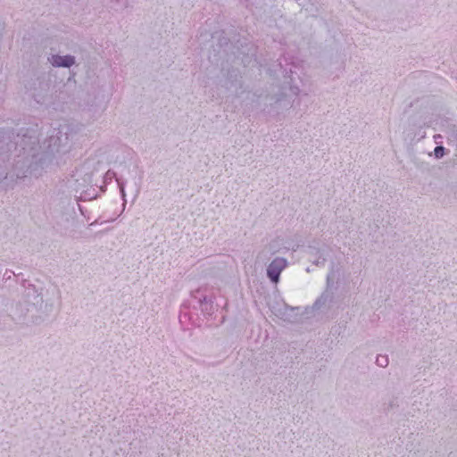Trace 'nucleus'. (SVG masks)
Listing matches in <instances>:
<instances>
[{"mask_svg":"<svg viewBox=\"0 0 457 457\" xmlns=\"http://www.w3.org/2000/svg\"><path fill=\"white\" fill-rule=\"evenodd\" d=\"M4 275H7V276H8V278H11L10 273H8V271H5V272H4Z\"/></svg>","mask_w":457,"mask_h":457,"instance_id":"dca6fc26","label":"nucleus"},{"mask_svg":"<svg viewBox=\"0 0 457 457\" xmlns=\"http://www.w3.org/2000/svg\"><path fill=\"white\" fill-rule=\"evenodd\" d=\"M4 275H7V276H8V278H11L10 273H8V271H5V272H4Z\"/></svg>","mask_w":457,"mask_h":457,"instance_id":"a211bd4d","label":"nucleus"},{"mask_svg":"<svg viewBox=\"0 0 457 457\" xmlns=\"http://www.w3.org/2000/svg\"><path fill=\"white\" fill-rule=\"evenodd\" d=\"M116 2H119V0H115Z\"/></svg>","mask_w":457,"mask_h":457,"instance_id":"412c9836","label":"nucleus"},{"mask_svg":"<svg viewBox=\"0 0 457 457\" xmlns=\"http://www.w3.org/2000/svg\"><path fill=\"white\" fill-rule=\"evenodd\" d=\"M299 5L304 7V8H308V4L310 3L311 4H313V3L312 2V0H295Z\"/></svg>","mask_w":457,"mask_h":457,"instance_id":"ddd939ff","label":"nucleus"},{"mask_svg":"<svg viewBox=\"0 0 457 457\" xmlns=\"http://www.w3.org/2000/svg\"><path fill=\"white\" fill-rule=\"evenodd\" d=\"M28 304L32 311H37L43 303V296L37 287L29 285L25 290L24 300L21 302Z\"/></svg>","mask_w":457,"mask_h":457,"instance_id":"20e7f679","label":"nucleus"},{"mask_svg":"<svg viewBox=\"0 0 457 457\" xmlns=\"http://www.w3.org/2000/svg\"><path fill=\"white\" fill-rule=\"evenodd\" d=\"M434 152L436 158H441L445 154V147L441 145L436 146Z\"/></svg>","mask_w":457,"mask_h":457,"instance_id":"f8f14e48","label":"nucleus"},{"mask_svg":"<svg viewBox=\"0 0 457 457\" xmlns=\"http://www.w3.org/2000/svg\"><path fill=\"white\" fill-rule=\"evenodd\" d=\"M116 181L118 183V186H119V188H120V192L123 197V199L125 198V182L121 179H119L117 178L116 179Z\"/></svg>","mask_w":457,"mask_h":457,"instance_id":"9b49d317","label":"nucleus"},{"mask_svg":"<svg viewBox=\"0 0 457 457\" xmlns=\"http://www.w3.org/2000/svg\"><path fill=\"white\" fill-rule=\"evenodd\" d=\"M376 363L379 367L386 368L389 363L387 356L382 354L378 355L376 359Z\"/></svg>","mask_w":457,"mask_h":457,"instance_id":"1a4fd4ad","label":"nucleus"},{"mask_svg":"<svg viewBox=\"0 0 457 457\" xmlns=\"http://www.w3.org/2000/svg\"><path fill=\"white\" fill-rule=\"evenodd\" d=\"M198 302L200 303V308L202 312L205 315H212L214 312V307L212 304V298L207 297L206 295H201L198 297Z\"/></svg>","mask_w":457,"mask_h":457,"instance_id":"0eeeda50","label":"nucleus"},{"mask_svg":"<svg viewBox=\"0 0 457 457\" xmlns=\"http://www.w3.org/2000/svg\"><path fill=\"white\" fill-rule=\"evenodd\" d=\"M335 279L336 276L334 267H332L331 270L328 272L327 276V288L325 292L313 303L314 310H320L322 307L326 306L328 303L332 302L334 293L333 291H331V288L335 285Z\"/></svg>","mask_w":457,"mask_h":457,"instance_id":"f03ea898","label":"nucleus"},{"mask_svg":"<svg viewBox=\"0 0 457 457\" xmlns=\"http://www.w3.org/2000/svg\"><path fill=\"white\" fill-rule=\"evenodd\" d=\"M286 100L284 99H278L276 104H281V103H285ZM286 108H290L292 106L291 103L289 101H287V104H284Z\"/></svg>","mask_w":457,"mask_h":457,"instance_id":"4468645a","label":"nucleus"},{"mask_svg":"<svg viewBox=\"0 0 457 457\" xmlns=\"http://www.w3.org/2000/svg\"><path fill=\"white\" fill-rule=\"evenodd\" d=\"M18 164H19V162L16 163L15 165V168H14V170H15V176L17 179H22V178H25L27 176V173H28V170H19V167H18Z\"/></svg>","mask_w":457,"mask_h":457,"instance_id":"9d476101","label":"nucleus"},{"mask_svg":"<svg viewBox=\"0 0 457 457\" xmlns=\"http://www.w3.org/2000/svg\"><path fill=\"white\" fill-rule=\"evenodd\" d=\"M32 312L28 304L19 302L12 308L10 316L16 324L29 325V323L33 322V315H29Z\"/></svg>","mask_w":457,"mask_h":457,"instance_id":"f257e3e1","label":"nucleus"},{"mask_svg":"<svg viewBox=\"0 0 457 457\" xmlns=\"http://www.w3.org/2000/svg\"><path fill=\"white\" fill-rule=\"evenodd\" d=\"M4 275H7V276H8V278H11L10 273H8V271H5V272H4Z\"/></svg>","mask_w":457,"mask_h":457,"instance_id":"6ab92c4d","label":"nucleus"},{"mask_svg":"<svg viewBox=\"0 0 457 457\" xmlns=\"http://www.w3.org/2000/svg\"><path fill=\"white\" fill-rule=\"evenodd\" d=\"M54 140V145L56 144V141H59L58 147L61 145H66L68 143V136L65 132L64 135H62V130H59L55 137H51V142Z\"/></svg>","mask_w":457,"mask_h":457,"instance_id":"6e6552de","label":"nucleus"},{"mask_svg":"<svg viewBox=\"0 0 457 457\" xmlns=\"http://www.w3.org/2000/svg\"><path fill=\"white\" fill-rule=\"evenodd\" d=\"M287 261L282 257L275 258L267 267V277L277 284L279 281L281 272L287 268Z\"/></svg>","mask_w":457,"mask_h":457,"instance_id":"7ed1b4c3","label":"nucleus"},{"mask_svg":"<svg viewBox=\"0 0 457 457\" xmlns=\"http://www.w3.org/2000/svg\"><path fill=\"white\" fill-rule=\"evenodd\" d=\"M195 294H200V289L196 290Z\"/></svg>","mask_w":457,"mask_h":457,"instance_id":"aec40b11","label":"nucleus"},{"mask_svg":"<svg viewBox=\"0 0 457 457\" xmlns=\"http://www.w3.org/2000/svg\"><path fill=\"white\" fill-rule=\"evenodd\" d=\"M292 91H293V93H294L295 95H298V94H299V88H298L297 87H293V88H292Z\"/></svg>","mask_w":457,"mask_h":457,"instance_id":"2eb2a0df","label":"nucleus"},{"mask_svg":"<svg viewBox=\"0 0 457 457\" xmlns=\"http://www.w3.org/2000/svg\"><path fill=\"white\" fill-rule=\"evenodd\" d=\"M4 275H7V276H8V278H11L10 273H8V271H5V272H4Z\"/></svg>","mask_w":457,"mask_h":457,"instance_id":"f3484780","label":"nucleus"},{"mask_svg":"<svg viewBox=\"0 0 457 457\" xmlns=\"http://www.w3.org/2000/svg\"><path fill=\"white\" fill-rule=\"evenodd\" d=\"M48 61L54 67L70 68L75 63V57L70 54H53L48 58Z\"/></svg>","mask_w":457,"mask_h":457,"instance_id":"39448f33","label":"nucleus"},{"mask_svg":"<svg viewBox=\"0 0 457 457\" xmlns=\"http://www.w3.org/2000/svg\"><path fill=\"white\" fill-rule=\"evenodd\" d=\"M309 253L311 255H312V256H317L318 255V257L316 259H314L312 261V262L316 266L323 267V266H325V263L327 262V256L329 253V250H328V247H323V248H320V249H316L315 247L310 246L309 247Z\"/></svg>","mask_w":457,"mask_h":457,"instance_id":"423d86ee","label":"nucleus"}]
</instances>
